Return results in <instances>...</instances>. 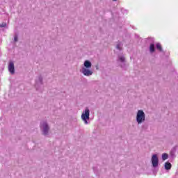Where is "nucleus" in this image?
I'll return each instance as SVG.
<instances>
[{
	"mask_svg": "<svg viewBox=\"0 0 178 178\" xmlns=\"http://www.w3.org/2000/svg\"><path fill=\"white\" fill-rule=\"evenodd\" d=\"M36 84H38V85L42 84V76H39L36 79Z\"/></svg>",
	"mask_w": 178,
	"mask_h": 178,
	"instance_id": "nucleus-8",
	"label": "nucleus"
},
{
	"mask_svg": "<svg viewBox=\"0 0 178 178\" xmlns=\"http://www.w3.org/2000/svg\"><path fill=\"white\" fill-rule=\"evenodd\" d=\"M156 49H158L160 51H162V46H161V44H159V43H157L156 44Z\"/></svg>",
	"mask_w": 178,
	"mask_h": 178,
	"instance_id": "nucleus-12",
	"label": "nucleus"
},
{
	"mask_svg": "<svg viewBox=\"0 0 178 178\" xmlns=\"http://www.w3.org/2000/svg\"><path fill=\"white\" fill-rule=\"evenodd\" d=\"M119 60L120 62H122V63H124V57L123 56H120Z\"/></svg>",
	"mask_w": 178,
	"mask_h": 178,
	"instance_id": "nucleus-13",
	"label": "nucleus"
},
{
	"mask_svg": "<svg viewBox=\"0 0 178 178\" xmlns=\"http://www.w3.org/2000/svg\"><path fill=\"white\" fill-rule=\"evenodd\" d=\"M116 48L117 49H122V43H118L117 45H116Z\"/></svg>",
	"mask_w": 178,
	"mask_h": 178,
	"instance_id": "nucleus-14",
	"label": "nucleus"
},
{
	"mask_svg": "<svg viewBox=\"0 0 178 178\" xmlns=\"http://www.w3.org/2000/svg\"><path fill=\"white\" fill-rule=\"evenodd\" d=\"M149 51L152 54V52L155 51V44H151L149 47Z\"/></svg>",
	"mask_w": 178,
	"mask_h": 178,
	"instance_id": "nucleus-9",
	"label": "nucleus"
},
{
	"mask_svg": "<svg viewBox=\"0 0 178 178\" xmlns=\"http://www.w3.org/2000/svg\"><path fill=\"white\" fill-rule=\"evenodd\" d=\"M125 13H127V10H125Z\"/></svg>",
	"mask_w": 178,
	"mask_h": 178,
	"instance_id": "nucleus-17",
	"label": "nucleus"
},
{
	"mask_svg": "<svg viewBox=\"0 0 178 178\" xmlns=\"http://www.w3.org/2000/svg\"><path fill=\"white\" fill-rule=\"evenodd\" d=\"M152 163L153 168H157L159 163V159H158V155L153 154L152 156Z\"/></svg>",
	"mask_w": 178,
	"mask_h": 178,
	"instance_id": "nucleus-5",
	"label": "nucleus"
},
{
	"mask_svg": "<svg viewBox=\"0 0 178 178\" xmlns=\"http://www.w3.org/2000/svg\"><path fill=\"white\" fill-rule=\"evenodd\" d=\"M40 130L44 136H48L49 133V125L47 121H42L40 124Z\"/></svg>",
	"mask_w": 178,
	"mask_h": 178,
	"instance_id": "nucleus-3",
	"label": "nucleus"
},
{
	"mask_svg": "<svg viewBox=\"0 0 178 178\" xmlns=\"http://www.w3.org/2000/svg\"><path fill=\"white\" fill-rule=\"evenodd\" d=\"M81 118L83 122H84L85 124H88V121H87L90 120V108H88V107H86L85 110L82 112Z\"/></svg>",
	"mask_w": 178,
	"mask_h": 178,
	"instance_id": "nucleus-4",
	"label": "nucleus"
},
{
	"mask_svg": "<svg viewBox=\"0 0 178 178\" xmlns=\"http://www.w3.org/2000/svg\"><path fill=\"white\" fill-rule=\"evenodd\" d=\"M113 1H116V0H113Z\"/></svg>",
	"mask_w": 178,
	"mask_h": 178,
	"instance_id": "nucleus-18",
	"label": "nucleus"
},
{
	"mask_svg": "<svg viewBox=\"0 0 178 178\" xmlns=\"http://www.w3.org/2000/svg\"><path fill=\"white\" fill-rule=\"evenodd\" d=\"M0 27H6V23L3 22L1 24H0Z\"/></svg>",
	"mask_w": 178,
	"mask_h": 178,
	"instance_id": "nucleus-15",
	"label": "nucleus"
},
{
	"mask_svg": "<svg viewBox=\"0 0 178 178\" xmlns=\"http://www.w3.org/2000/svg\"><path fill=\"white\" fill-rule=\"evenodd\" d=\"M164 168L166 170H170V169H172V164L169 162H166L164 165Z\"/></svg>",
	"mask_w": 178,
	"mask_h": 178,
	"instance_id": "nucleus-7",
	"label": "nucleus"
},
{
	"mask_svg": "<svg viewBox=\"0 0 178 178\" xmlns=\"http://www.w3.org/2000/svg\"><path fill=\"white\" fill-rule=\"evenodd\" d=\"M17 40H18V38H17V36L15 35L14 36V42H17Z\"/></svg>",
	"mask_w": 178,
	"mask_h": 178,
	"instance_id": "nucleus-16",
	"label": "nucleus"
},
{
	"mask_svg": "<svg viewBox=\"0 0 178 178\" xmlns=\"http://www.w3.org/2000/svg\"><path fill=\"white\" fill-rule=\"evenodd\" d=\"M168 154L164 153V154H162L163 161H166V159H168Z\"/></svg>",
	"mask_w": 178,
	"mask_h": 178,
	"instance_id": "nucleus-11",
	"label": "nucleus"
},
{
	"mask_svg": "<svg viewBox=\"0 0 178 178\" xmlns=\"http://www.w3.org/2000/svg\"><path fill=\"white\" fill-rule=\"evenodd\" d=\"M91 66H92L91 61L85 60L83 63V67H82L80 70L81 73H83V76H86L87 77L92 76L94 72L91 70Z\"/></svg>",
	"mask_w": 178,
	"mask_h": 178,
	"instance_id": "nucleus-1",
	"label": "nucleus"
},
{
	"mask_svg": "<svg viewBox=\"0 0 178 178\" xmlns=\"http://www.w3.org/2000/svg\"><path fill=\"white\" fill-rule=\"evenodd\" d=\"M136 122L138 124H143L145 122V113L143 110H138L136 113Z\"/></svg>",
	"mask_w": 178,
	"mask_h": 178,
	"instance_id": "nucleus-2",
	"label": "nucleus"
},
{
	"mask_svg": "<svg viewBox=\"0 0 178 178\" xmlns=\"http://www.w3.org/2000/svg\"><path fill=\"white\" fill-rule=\"evenodd\" d=\"M8 70L11 74H15V64L12 61L8 64Z\"/></svg>",
	"mask_w": 178,
	"mask_h": 178,
	"instance_id": "nucleus-6",
	"label": "nucleus"
},
{
	"mask_svg": "<svg viewBox=\"0 0 178 178\" xmlns=\"http://www.w3.org/2000/svg\"><path fill=\"white\" fill-rule=\"evenodd\" d=\"M170 155L171 156H175L176 155V147H174L171 151H170Z\"/></svg>",
	"mask_w": 178,
	"mask_h": 178,
	"instance_id": "nucleus-10",
	"label": "nucleus"
}]
</instances>
